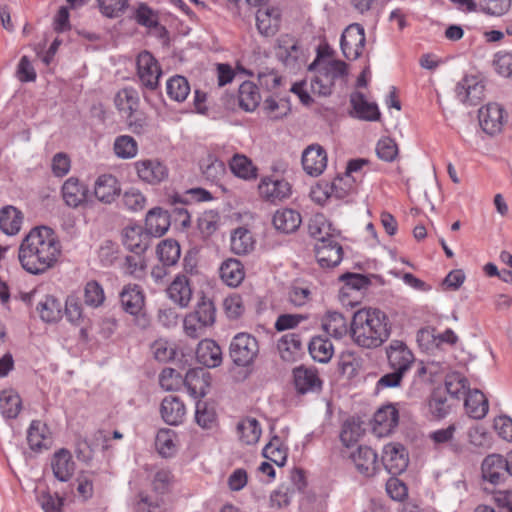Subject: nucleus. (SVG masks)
<instances>
[{
  "mask_svg": "<svg viewBox=\"0 0 512 512\" xmlns=\"http://www.w3.org/2000/svg\"><path fill=\"white\" fill-rule=\"evenodd\" d=\"M61 250V243L51 228L35 227L22 240L18 260L25 271L40 275L56 265Z\"/></svg>",
  "mask_w": 512,
  "mask_h": 512,
  "instance_id": "1",
  "label": "nucleus"
},
{
  "mask_svg": "<svg viewBox=\"0 0 512 512\" xmlns=\"http://www.w3.org/2000/svg\"><path fill=\"white\" fill-rule=\"evenodd\" d=\"M390 336L388 318L384 312L374 308L356 311L351 322V337L363 348H376Z\"/></svg>",
  "mask_w": 512,
  "mask_h": 512,
  "instance_id": "2",
  "label": "nucleus"
},
{
  "mask_svg": "<svg viewBox=\"0 0 512 512\" xmlns=\"http://www.w3.org/2000/svg\"><path fill=\"white\" fill-rule=\"evenodd\" d=\"M309 70H316L311 90L320 96L330 95L335 82L344 79L347 73L346 64L340 60H315Z\"/></svg>",
  "mask_w": 512,
  "mask_h": 512,
  "instance_id": "3",
  "label": "nucleus"
},
{
  "mask_svg": "<svg viewBox=\"0 0 512 512\" xmlns=\"http://www.w3.org/2000/svg\"><path fill=\"white\" fill-rule=\"evenodd\" d=\"M293 194L291 183L278 176H265L258 183V197L271 205H278L290 199Z\"/></svg>",
  "mask_w": 512,
  "mask_h": 512,
  "instance_id": "4",
  "label": "nucleus"
},
{
  "mask_svg": "<svg viewBox=\"0 0 512 512\" xmlns=\"http://www.w3.org/2000/svg\"><path fill=\"white\" fill-rule=\"evenodd\" d=\"M230 355L238 367L249 369L256 357V338L248 333H238L230 344Z\"/></svg>",
  "mask_w": 512,
  "mask_h": 512,
  "instance_id": "5",
  "label": "nucleus"
},
{
  "mask_svg": "<svg viewBox=\"0 0 512 512\" xmlns=\"http://www.w3.org/2000/svg\"><path fill=\"white\" fill-rule=\"evenodd\" d=\"M134 169L139 180L149 185H158L169 176L168 167L157 158L138 160L134 163Z\"/></svg>",
  "mask_w": 512,
  "mask_h": 512,
  "instance_id": "6",
  "label": "nucleus"
},
{
  "mask_svg": "<svg viewBox=\"0 0 512 512\" xmlns=\"http://www.w3.org/2000/svg\"><path fill=\"white\" fill-rule=\"evenodd\" d=\"M275 54L285 66L292 69L298 67L304 57V51L298 41L288 34L277 39Z\"/></svg>",
  "mask_w": 512,
  "mask_h": 512,
  "instance_id": "7",
  "label": "nucleus"
},
{
  "mask_svg": "<svg viewBox=\"0 0 512 512\" xmlns=\"http://www.w3.org/2000/svg\"><path fill=\"white\" fill-rule=\"evenodd\" d=\"M161 74V68L151 53L144 51L138 55L137 75L143 86L150 90L156 89Z\"/></svg>",
  "mask_w": 512,
  "mask_h": 512,
  "instance_id": "8",
  "label": "nucleus"
},
{
  "mask_svg": "<svg viewBox=\"0 0 512 512\" xmlns=\"http://www.w3.org/2000/svg\"><path fill=\"white\" fill-rule=\"evenodd\" d=\"M341 50L349 60L357 59L363 52L365 45L364 28L359 24L349 25L341 36Z\"/></svg>",
  "mask_w": 512,
  "mask_h": 512,
  "instance_id": "9",
  "label": "nucleus"
},
{
  "mask_svg": "<svg viewBox=\"0 0 512 512\" xmlns=\"http://www.w3.org/2000/svg\"><path fill=\"white\" fill-rule=\"evenodd\" d=\"M120 303L123 310L130 315L139 317L144 321L143 327L146 325L145 314L143 312L145 306V296L136 284L125 285L119 295Z\"/></svg>",
  "mask_w": 512,
  "mask_h": 512,
  "instance_id": "10",
  "label": "nucleus"
},
{
  "mask_svg": "<svg viewBox=\"0 0 512 512\" xmlns=\"http://www.w3.org/2000/svg\"><path fill=\"white\" fill-rule=\"evenodd\" d=\"M267 0H258V33L274 36L280 29L282 13L279 7L267 5Z\"/></svg>",
  "mask_w": 512,
  "mask_h": 512,
  "instance_id": "11",
  "label": "nucleus"
},
{
  "mask_svg": "<svg viewBox=\"0 0 512 512\" xmlns=\"http://www.w3.org/2000/svg\"><path fill=\"white\" fill-rule=\"evenodd\" d=\"M388 365L392 370L407 373L414 363V355L401 340H392L386 347Z\"/></svg>",
  "mask_w": 512,
  "mask_h": 512,
  "instance_id": "12",
  "label": "nucleus"
},
{
  "mask_svg": "<svg viewBox=\"0 0 512 512\" xmlns=\"http://www.w3.org/2000/svg\"><path fill=\"white\" fill-rule=\"evenodd\" d=\"M382 462L392 475L401 474L408 466V455L403 445L389 443L383 448Z\"/></svg>",
  "mask_w": 512,
  "mask_h": 512,
  "instance_id": "13",
  "label": "nucleus"
},
{
  "mask_svg": "<svg viewBox=\"0 0 512 512\" xmlns=\"http://www.w3.org/2000/svg\"><path fill=\"white\" fill-rule=\"evenodd\" d=\"M293 383L296 391L300 394L318 392L322 387L317 370L306 366L293 369Z\"/></svg>",
  "mask_w": 512,
  "mask_h": 512,
  "instance_id": "14",
  "label": "nucleus"
},
{
  "mask_svg": "<svg viewBox=\"0 0 512 512\" xmlns=\"http://www.w3.org/2000/svg\"><path fill=\"white\" fill-rule=\"evenodd\" d=\"M61 193L67 206L78 208L87 202L89 189L78 178L70 177L63 183Z\"/></svg>",
  "mask_w": 512,
  "mask_h": 512,
  "instance_id": "15",
  "label": "nucleus"
},
{
  "mask_svg": "<svg viewBox=\"0 0 512 512\" xmlns=\"http://www.w3.org/2000/svg\"><path fill=\"white\" fill-rule=\"evenodd\" d=\"M120 193L121 185L114 175L102 174L97 177L94 183V195L98 201L111 204L120 196Z\"/></svg>",
  "mask_w": 512,
  "mask_h": 512,
  "instance_id": "16",
  "label": "nucleus"
},
{
  "mask_svg": "<svg viewBox=\"0 0 512 512\" xmlns=\"http://www.w3.org/2000/svg\"><path fill=\"white\" fill-rule=\"evenodd\" d=\"M302 166L310 176H319L327 166L326 151L318 144L309 145L302 153Z\"/></svg>",
  "mask_w": 512,
  "mask_h": 512,
  "instance_id": "17",
  "label": "nucleus"
},
{
  "mask_svg": "<svg viewBox=\"0 0 512 512\" xmlns=\"http://www.w3.org/2000/svg\"><path fill=\"white\" fill-rule=\"evenodd\" d=\"M27 443L34 452H42L50 448L52 436L48 426L40 421L33 420L27 430Z\"/></svg>",
  "mask_w": 512,
  "mask_h": 512,
  "instance_id": "18",
  "label": "nucleus"
},
{
  "mask_svg": "<svg viewBox=\"0 0 512 512\" xmlns=\"http://www.w3.org/2000/svg\"><path fill=\"white\" fill-rule=\"evenodd\" d=\"M302 223L299 211L283 207L277 209L272 216L273 227L280 233L290 234L296 232Z\"/></svg>",
  "mask_w": 512,
  "mask_h": 512,
  "instance_id": "19",
  "label": "nucleus"
},
{
  "mask_svg": "<svg viewBox=\"0 0 512 512\" xmlns=\"http://www.w3.org/2000/svg\"><path fill=\"white\" fill-rule=\"evenodd\" d=\"M308 231L316 243L337 241L339 236V231L323 214H316L310 219Z\"/></svg>",
  "mask_w": 512,
  "mask_h": 512,
  "instance_id": "20",
  "label": "nucleus"
},
{
  "mask_svg": "<svg viewBox=\"0 0 512 512\" xmlns=\"http://www.w3.org/2000/svg\"><path fill=\"white\" fill-rule=\"evenodd\" d=\"M399 413L392 404L381 407L374 415L373 430L378 436L390 434L398 425Z\"/></svg>",
  "mask_w": 512,
  "mask_h": 512,
  "instance_id": "21",
  "label": "nucleus"
},
{
  "mask_svg": "<svg viewBox=\"0 0 512 512\" xmlns=\"http://www.w3.org/2000/svg\"><path fill=\"white\" fill-rule=\"evenodd\" d=\"M168 298L181 308L187 307L192 299V288L186 275H177L166 289Z\"/></svg>",
  "mask_w": 512,
  "mask_h": 512,
  "instance_id": "22",
  "label": "nucleus"
},
{
  "mask_svg": "<svg viewBox=\"0 0 512 512\" xmlns=\"http://www.w3.org/2000/svg\"><path fill=\"white\" fill-rule=\"evenodd\" d=\"M316 260L322 268H332L340 264L343 250L338 241L315 244Z\"/></svg>",
  "mask_w": 512,
  "mask_h": 512,
  "instance_id": "23",
  "label": "nucleus"
},
{
  "mask_svg": "<svg viewBox=\"0 0 512 512\" xmlns=\"http://www.w3.org/2000/svg\"><path fill=\"white\" fill-rule=\"evenodd\" d=\"M160 414L164 422L176 426L183 422L186 415V407L179 397L169 395L161 402Z\"/></svg>",
  "mask_w": 512,
  "mask_h": 512,
  "instance_id": "24",
  "label": "nucleus"
},
{
  "mask_svg": "<svg viewBox=\"0 0 512 512\" xmlns=\"http://www.w3.org/2000/svg\"><path fill=\"white\" fill-rule=\"evenodd\" d=\"M482 129L490 135L500 131L503 119V110L499 104L489 103L480 108L478 113Z\"/></svg>",
  "mask_w": 512,
  "mask_h": 512,
  "instance_id": "25",
  "label": "nucleus"
},
{
  "mask_svg": "<svg viewBox=\"0 0 512 512\" xmlns=\"http://www.w3.org/2000/svg\"><path fill=\"white\" fill-rule=\"evenodd\" d=\"M210 374L204 369H191L184 378V385L194 398L204 397L210 387Z\"/></svg>",
  "mask_w": 512,
  "mask_h": 512,
  "instance_id": "26",
  "label": "nucleus"
},
{
  "mask_svg": "<svg viewBox=\"0 0 512 512\" xmlns=\"http://www.w3.org/2000/svg\"><path fill=\"white\" fill-rule=\"evenodd\" d=\"M196 358L199 363L214 368L222 362V351L220 346L211 339H204L199 342L196 349Z\"/></svg>",
  "mask_w": 512,
  "mask_h": 512,
  "instance_id": "27",
  "label": "nucleus"
},
{
  "mask_svg": "<svg viewBox=\"0 0 512 512\" xmlns=\"http://www.w3.org/2000/svg\"><path fill=\"white\" fill-rule=\"evenodd\" d=\"M54 476L60 481H68L75 470V462L72 454L67 449H60L53 455L51 461Z\"/></svg>",
  "mask_w": 512,
  "mask_h": 512,
  "instance_id": "28",
  "label": "nucleus"
},
{
  "mask_svg": "<svg viewBox=\"0 0 512 512\" xmlns=\"http://www.w3.org/2000/svg\"><path fill=\"white\" fill-rule=\"evenodd\" d=\"M170 227V216L168 212L160 207H155L146 215L145 228L148 235L161 237Z\"/></svg>",
  "mask_w": 512,
  "mask_h": 512,
  "instance_id": "29",
  "label": "nucleus"
},
{
  "mask_svg": "<svg viewBox=\"0 0 512 512\" xmlns=\"http://www.w3.org/2000/svg\"><path fill=\"white\" fill-rule=\"evenodd\" d=\"M350 458L354 462L357 470L366 475H373L377 469V453L367 446H359L357 450L351 453Z\"/></svg>",
  "mask_w": 512,
  "mask_h": 512,
  "instance_id": "30",
  "label": "nucleus"
},
{
  "mask_svg": "<svg viewBox=\"0 0 512 512\" xmlns=\"http://www.w3.org/2000/svg\"><path fill=\"white\" fill-rule=\"evenodd\" d=\"M506 459L499 454L488 455L482 462V477L492 484L500 482L506 472Z\"/></svg>",
  "mask_w": 512,
  "mask_h": 512,
  "instance_id": "31",
  "label": "nucleus"
},
{
  "mask_svg": "<svg viewBox=\"0 0 512 512\" xmlns=\"http://www.w3.org/2000/svg\"><path fill=\"white\" fill-rule=\"evenodd\" d=\"M483 94V85L473 77L463 78L456 86L457 98L470 105H476Z\"/></svg>",
  "mask_w": 512,
  "mask_h": 512,
  "instance_id": "32",
  "label": "nucleus"
},
{
  "mask_svg": "<svg viewBox=\"0 0 512 512\" xmlns=\"http://www.w3.org/2000/svg\"><path fill=\"white\" fill-rule=\"evenodd\" d=\"M321 325L324 332L335 339H341L348 333L347 320L340 312H327L322 318Z\"/></svg>",
  "mask_w": 512,
  "mask_h": 512,
  "instance_id": "33",
  "label": "nucleus"
},
{
  "mask_svg": "<svg viewBox=\"0 0 512 512\" xmlns=\"http://www.w3.org/2000/svg\"><path fill=\"white\" fill-rule=\"evenodd\" d=\"M255 238L251 230L245 227L234 229L230 237L231 251L237 255H245L254 250Z\"/></svg>",
  "mask_w": 512,
  "mask_h": 512,
  "instance_id": "34",
  "label": "nucleus"
},
{
  "mask_svg": "<svg viewBox=\"0 0 512 512\" xmlns=\"http://www.w3.org/2000/svg\"><path fill=\"white\" fill-rule=\"evenodd\" d=\"M464 406L467 414L474 419L484 418L489 410L487 398L478 389L468 392L465 396Z\"/></svg>",
  "mask_w": 512,
  "mask_h": 512,
  "instance_id": "35",
  "label": "nucleus"
},
{
  "mask_svg": "<svg viewBox=\"0 0 512 512\" xmlns=\"http://www.w3.org/2000/svg\"><path fill=\"white\" fill-rule=\"evenodd\" d=\"M125 247L135 254H142L149 246V235L141 227H127L123 234Z\"/></svg>",
  "mask_w": 512,
  "mask_h": 512,
  "instance_id": "36",
  "label": "nucleus"
},
{
  "mask_svg": "<svg viewBox=\"0 0 512 512\" xmlns=\"http://www.w3.org/2000/svg\"><path fill=\"white\" fill-rule=\"evenodd\" d=\"M350 102L357 118L366 121H377L380 118V111L377 104L368 102L362 93H353Z\"/></svg>",
  "mask_w": 512,
  "mask_h": 512,
  "instance_id": "37",
  "label": "nucleus"
},
{
  "mask_svg": "<svg viewBox=\"0 0 512 512\" xmlns=\"http://www.w3.org/2000/svg\"><path fill=\"white\" fill-rule=\"evenodd\" d=\"M277 348L282 360L294 362L301 355L302 344L300 337L294 333L285 334L278 341Z\"/></svg>",
  "mask_w": 512,
  "mask_h": 512,
  "instance_id": "38",
  "label": "nucleus"
},
{
  "mask_svg": "<svg viewBox=\"0 0 512 512\" xmlns=\"http://www.w3.org/2000/svg\"><path fill=\"white\" fill-rule=\"evenodd\" d=\"M220 277L226 285L237 287L245 277L243 265L233 258L225 260L220 266Z\"/></svg>",
  "mask_w": 512,
  "mask_h": 512,
  "instance_id": "39",
  "label": "nucleus"
},
{
  "mask_svg": "<svg viewBox=\"0 0 512 512\" xmlns=\"http://www.w3.org/2000/svg\"><path fill=\"white\" fill-rule=\"evenodd\" d=\"M23 215L14 206H6L0 210V228L7 235H16L22 226Z\"/></svg>",
  "mask_w": 512,
  "mask_h": 512,
  "instance_id": "40",
  "label": "nucleus"
},
{
  "mask_svg": "<svg viewBox=\"0 0 512 512\" xmlns=\"http://www.w3.org/2000/svg\"><path fill=\"white\" fill-rule=\"evenodd\" d=\"M114 103L126 118H130L139 105V96L133 88H123L117 92Z\"/></svg>",
  "mask_w": 512,
  "mask_h": 512,
  "instance_id": "41",
  "label": "nucleus"
},
{
  "mask_svg": "<svg viewBox=\"0 0 512 512\" xmlns=\"http://www.w3.org/2000/svg\"><path fill=\"white\" fill-rule=\"evenodd\" d=\"M21 408V398L14 389L8 388L0 392V412L5 418H16Z\"/></svg>",
  "mask_w": 512,
  "mask_h": 512,
  "instance_id": "42",
  "label": "nucleus"
},
{
  "mask_svg": "<svg viewBox=\"0 0 512 512\" xmlns=\"http://www.w3.org/2000/svg\"><path fill=\"white\" fill-rule=\"evenodd\" d=\"M36 310L42 320L46 322H54L61 318L62 304L54 296L46 295L41 301H39Z\"/></svg>",
  "mask_w": 512,
  "mask_h": 512,
  "instance_id": "43",
  "label": "nucleus"
},
{
  "mask_svg": "<svg viewBox=\"0 0 512 512\" xmlns=\"http://www.w3.org/2000/svg\"><path fill=\"white\" fill-rule=\"evenodd\" d=\"M191 88L188 80L181 75H175L166 83L168 97L176 102H183L190 94Z\"/></svg>",
  "mask_w": 512,
  "mask_h": 512,
  "instance_id": "44",
  "label": "nucleus"
},
{
  "mask_svg": "<svg viewBox=\"0 0 512 512\" xmlns=\"http://www.w3.org/2000/svg\"><path fill=\"white\" fill-rule=\"evenodd\" d=\"M309 353L315 361L327 363L334 354V348L328 339L317 336L310 341Z\"/></svg>",
  "mask_w": 512,
  "mask_h": 512,
  "instance_id": "45",
  "label": "nucleus"
},
{
  "mask_svg": "<svg viewBox=\"0 0 512 512\" xmlns=\"http://www.w3.org/2000/svg\"><path fill=\"white\" fill-rule=\"evenodd\" d=\"M156 253L163 265L172 266L179 260L181 250L177 241L165 239L158 244Z\"/></svg>",
  "mask_w": 512,
  "mask_h": 512,
  "instance_id": "46",
  "label": "nucleus"
},
{
  "mask_svg": "<svg viewBox=\"0 0 512 512\" xmlns=\"http://www.w3.org/2000/svg\"><path fill=\"white\" fill-rule=\"evenodd\" d=\"M229 168L238 178L249 180L256 176V167L245 155L235 154L229 161Z\"/></svg>",
  "mask_w": 512,
  "mask_h": 512,
  "instance_id": "47",
  "label": "nucleus"
},
{
  "mask_svg": "<svg viewBox=\"0 0 512 512\" xmlns=\"http://www.w3.org/2000/svg\"><path fill=\"white\" fill-rule=\"evenodd\" d=\"M155 446L163 457H171L177 450L176 433L171 429H160L156 435Z\"/></svg>",
  "mask_w": 512,
  "mask_h": 512,
  "instance_id": "48",
  "label": "nucleus"
},
{
  "mask_svg": "<svg viewBox=\"0 0 512 512\" xmlns=\"http://www.w3.org/2000/svg\"><path fill=\"white\" fill-rule=\"evenodd\" d=\"M113 150L118 158L132 159L138 153V144L132 136L120 135L114 141Z\"/></svg>",
  "mask_w": 512,
  "mask_h": 512,
  "instance_id": "49",
  "label": "nucleus"
},
{
  "mask_svg": "<svg viewBox=\"0 0 512 512\" xmlns=\"http://www.w3.org/2000/svg\"><path fill=\"white\" fill-rule=\"evenodd\" d=\"M445 386L447 392L457 399L465 397L470 391L467 379L458 372H453L446 376Z\"/></svg>",
  "mask_w": 512,
  "mask_h": 512,
  "instance_id": "50",
  "label": "nucleus"
},
{
  "mask_svg": "<svg viewBox=\"0 0 512 512\" xmlns=\"http://www.w3.org/2000/svg\"><path fill=\"white\" fill-rule=\"evenodd\" d=\"M262 110L268 119L280 120L289 114L290 106L286 101H277L273 97H268L263 102Z\"/></svg>",
  "mask_w": 512,
  "mask_h": 512,
  "instance_id": "51",
  "label": "nucleus"
},
{
  "mask_svg": "<svg viewBox=\"0 0 512 512\" xmlns=\"http://www.w3.org/2000/svg\"><path fill=\"white\" fill-rule=\"evenodd\" d=\"M215 409L203 401H197L195 410L196 423L203 429H211L216 424Z\"/></svg>",
  "mask_w": 512,
  "mask_h": 512,
  "instance_id": "52",
  "label": "nucleus"
},
{
  "mask_svg": "<svg viewBox=\"0 0 512 512\" xmlns=\"http://www.w3.org/2000/svg\"><path fill=\"white\" fill-rule=\"evenodd\" d=\"M84 301L90 307H100L105 301L102 285L95 280L88 281L84 287Z\"/></svg>",
  "mask_w": 512,
  "mask_h": 512,
  "instance_id": "53",
  "label": "nucleus"
},
{
  "mask_svg": "<svg viewBox=\"0 0 512 512\" xmlns=\"http://www.w3.org/2000/svg\"><path fill=\"white\" fill-rule=\"evenodd\" d=\"M239 105L249 112L256 110V84L251 81H244L239 88Z\"/></svg>",
  "mask_w": 512,
  "mask_h": 512,
  "instance_id": "54",
  "label": "nucleus"
},
{
  "mask_svg": "<svg viewBox=\"0 0 512 512\" xmlns=\"http://www.w3.org/2000/svg\"><path fill=\"white\" fill-rule=\"evenodd\" d=\"M191 313L199 318L202 325L211 327L215 323L216 309L214 303L209 299L202 298L196 309Z\"/></svg>",
  "mask_w": 512,
  "mask_h": 512,
  "instance_id": "55",
  "label": "nucleus"
},
{
  "mask_svg": "<svg viewBox=\"0 0 512 512\" xmlns=\"http://www.w3.org/2000/svg\"><path fill=\"white\" fill-rule=\"evenodd\" d=\"M262 455L266 460L279 467H282L287 459L286 450L281 447L280 441L277 438L265 445L262 450Z\"/></svg>",
  "mask_w": 512,
  "mask_h": 512,
  "instance_id": "56",
  "label": "nucleus"
},
{
  "mask_svg": "<svg viewBox=\"0 0 512 512\" xmlns=\"http://www.w3.org/2000/svg\"><path fill=\"white\" fill-rule=\"evenodd\" d=\"M146 261L142 254L126 256L123 271L134 278H142L146 273Z\"/></svg>",
  "mask_w": 512,
  "mask_h": 512,
  "instance_id": "57",
  "label": "nucleus"
},
{
  "mask_svg": "<svg viewBox=\"0 0 512 512\" xmlns=\"http://www.w3.org/2000/svg\"><path fill=\"white\" fill-rule=\"evenodd\" d=\"M223 308L230 319L239 318L245 311L243 299L237 293H232L224 299Z\"/></svg>",
  "mask_w": 512,
  "mask_h": 512,
  "instance_id": "58",
  "label": "nucleus"
},
{
  "mask_svg": "<svg viewBox=\"0 0 512 512\" xmlns=\"http://www.w3.org/2000/svg\"><path fill=\"white\" fill-rule=\"evenodd\" d=\"M159 383L163 389L173 391L178 390L184 384V379L176 370L164 368L160 373Z\"/></svg>",
  "mask_w": 512,
  "mask_h": 512,
  "instance_id": "59",
  "label": "nucleus"
},
{
  "mask_svg": "<svg viewBox=\"0 0 512 512\" xmlns=\"http://www.w3.org/2000/svg\"><path fill=\"white\" fill-rule=\"evenodd\" d=\"M151 351L155 359L160 362L172 360L176 354L174 344L165 339L156 340L151 346Z\"/></svg>",
  "mask_w": 512,
  "mask_h": 512,
  "instance_id": "60",
  "label": "nucleus"
},
{
  "mask_svg": "<svg viewBox=\"0 0 512 512\" xmlns=\"http://www.w3.org/2000/svg\"><path fill=\"white\" fill-rule=\"evenodd\" d=\"M65 315L67 320L74 325H80L83 322V307L77 297L69 296L66 299Z\"/></svg>",
  "mask_w": 512,
  "mask_h": 512,
  "instance_id": "61",
  "label": "nucleus"
},
{
  "mask_svg": "<svg viewBox=\"0 0 512 512\" xmlns=\"http://www.w3.org/2000/svg\"><path fill=\"white\" fill-rule=\"evenodd\" d=\"M123 204L131 211H141L146 206V197L140 190L130 188L123 194Z\"/></svg>",
  "mask_w": 512,
  "mask_h": 512,
  "instance_id": "62",
  "label": "nucleus"
},
{
  "mask_svg": "<svg viewBox=\"0 0 512 512\" xmlns=\"http://www.w3.org/2000/svg\"><path fill=\"white\" fill-rule=\"evenodd\" d=\"M237 433L239 440L246 445L256 443V419H245L238 423Z\"/></svg>",
  "mask_w": 512,
  "mask_h": 512,
  "instance_id": "63",
  "label": "nucleus"
},
{
  "mask_svg": "<svg viewBox=\"0 0 512 512\" xmlns=\"http://www.w3.org/2000/svg\"><path fill=\"white\" fill-rule=\"evenodd\" d=\"M376 152L380 159L391 162L396 158L398 154V147L393 139L384 137L378 141Z\"/></svg>",
  "mask_w": 512,
  "mask_h": 512,
  "instance_id": "64",
  "label": "nucleus"
}]
</instances>
